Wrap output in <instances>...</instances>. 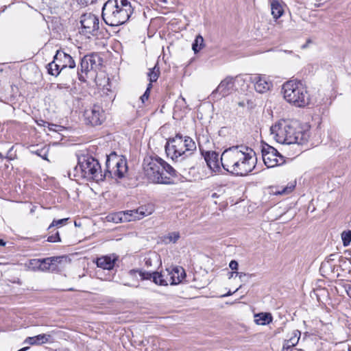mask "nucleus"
Listing matches in <instances>:
<instances>
[{
	"label": "nucleus",
	"instance_id": "nucleus-29",
	"mask_svg": "<svg viewBox=\"0 0 351 351\" xmlns=\"http://www.w3.org/2000/svg\"><path fill=\"white\" fill-rule=\"evenodd\" d=\"M341 239L343 246H348L351 242V230L343 231L341 233Z\"/></svg>",
	"mask_w": 351,
	"mask_h": 351
},
{
	"label": "nucleus",
	"instance_id": "nucleus-56",
	"mask_svg": "<svg viewBox=\"0 0 351 351\" xmlns=\"http://www.w3.org/2000/svg\"><path fill=\"white\" fill-rule=\"evenodd\" d=\"M348 351H351V346L348 348Z\"/></svg>",
	"mask_w": 351,
	"mask_h": 351
},
{
	"label": "nucleus",
	"instance_id": "nucleus-19",
	"mask_svg": "<svg viewBox=\"0 0 351 351\" xmlns=\"http://www.w3.org/2000/svg\"><path fill=\"white\" fill-rule=\"evenodd\" d=\"M169 272L168 268L161 272H154L153 273V281L159 285L166 286L169 285Z\"/></svg>",
	"mask_w": 351,
	"mask_h": 351
},
{
	"label": "nucleus",
	"instance_id": "nucleus-31",
	"mask_svg": "<svg viewBox=\"0 0 351 351\" xmlns=\"http://www.w3.org/2000/svg\"><path fill=\"white\" fill-rule=\"evenodd\" d=\"M295 186L291 184L290 186H287L285 187H281L279 189H277L274 193L275 195H286L290 193L293 189H294Z\"/></svg>",
	"mask_w": 351,
	"mask_h": 351
},
{
	"label": "nucleus",
	"instance_id": "nucleus-7",
	"mask_svg": "<svg viewBox=\"0 0 351 351\" xmlns=\"http://www.w3.org/2000/svg\"><path fill=\"white\" fill-rule=\"evenodd\" d=\"M74 171H75V176H79L88 180H93L98 182L105 178L98 160L88 154H83L78 157L77 165Z\"/></svg>",
	"mask_w": 351,
	"mask_h": 351
},
{
	"label": "nucleus",
	"instance_id": "nucleus-35",
	"mask_svg": "<svg viewBox=\"0 0 351 351\" xmlns=\"http://www.w3.org/2000/svg\"><path fill=\"white\" fill-rule=\"evenodd\" d=\"M47 241L49 242H51V243L60 241V237L59 235V232H56V233L55 234H52V235L49 236L47 239Z\"/></svg>",
	"mask_w": 351,
	"mask_h": 351
},
{
	"label": "nucleus",
	"instance_id": "nucleus-21",
	"mask_svg": "<svg viewBox=\"0 0 351 351\" xmlns=\"http://www.w3.org/2000/svg\"><path fill=\"white\" fill-rule=\"evenodd\" d=\"M50 335L40 334L34 337H27L25 342L29 345H41L49 341Z\"/></svg>",
	"mask_w": 351,
	"mask_h": 351
},
{
	"label": "nucleus",
	"instance_id": "nucleus-57",
	"mask_svg": "<svg viewBox=\"0 0 351 351\" xmlns=\"http://www.w3.org/2000/svg\"><path fill=\"white\" fill-rule=\"evenodd\" d=\"M141 1H143L144 0H141Z\"/></svg>",
	"mask_w": 351,
	"mask_h": 351
},
{
	"label": "nucleus",
	"instance_id": "nucleus-5",
	"mask_svg": "<svg viewBox=\"0 0 351 351\" xmlns=\"http://www.w3.org/2000/svg\"><path fill=\"white\" fill-rule=\"evenodd\" d=\"M195 150L196 145L194 141L180 134L170 138L165 145L167 155L175 161H182Z\"/></svg>",
	"mask_w": 351,
	"mask_h": 351
},
{
	"label": "nucleus",
	"instance_id": "nucleus-32",
	"mask_svg": "<svg viewBox=\"0 0 351 351\" xmlns=\"http://www.w3.org/2000/svg\"><path fill=\"white\" fill-rule=\"evenodd\" d=\"M33 152L35 154H36L37 156L41 157L42 158L45 159V160H47V153H48V149L43 147L40 149H37Z\"/></svg>",
	"mask_w": 351,
	"mask_h": 351
},
{
	"label": "nucleus",
	"instance_id": "nucleus-25",
	"mask_svg": "<svg viewBox=\"0 0 351 351\" xmlns=\"http://www.w3.org/2000/svg\"><path fill=\"white\" fill-rule=\"evenodd\" d=\"M255 322L258 325H266L271 323L273 317L269 313H260L255 315Z\"/></svg>",
	"mask_w": 351,
	"mask_h": 351
},
{
	"label": "nucleus",
	"instance_id": "nucleus-38",
	"mask_svg": "<svg viewBox=\"0 0 351 351\" xmlns=\"http://www.w3.org/2000/svg\"><path fill=\"white\" fill-rule=\"evenodd\" d=\"M79 4L87 5L93 3L96 0H76Z\"/></svg>",
	"mask_w": 351,
	"mask_h": 351
},
{
	"label": "nucleus",
	"instance_id": "nucleus-16",
	"mask_svg": "<svg viewBox=\"0 0 351 351\" xmlns=\"http://www.w3.org/2000/svg\"><path fill=\"white\" fill-rule=\"evenodd\" d=\"M55 60L58 61L62 70L66 67L69 69H74L75 67V63L73 58L62 50L57 51L55 55Z\"/></svg>",
	"mask_w": 351,
	"mask_h": 351
},
{
	"label": "nucleus",
	"instance_id": "nucleus-53",
	"mask_svg": "<svg viewBox=\"0 0 351 351\" xmlns=\"http://www.w3.org/2000/svg\"><path fill=\"white\" fill-rule=\"evenodd\" d=\"M27 349H28V348H27V347H25V348H23L20 349V350H18V351H25V350H27Z\"/></svg>",
	"mask_w": 351,
	"mask_h": 351
},
{
	"label": "nucleus",
	"instance_id": "nucleus-9",
	"mask_svg": "<svg viewBox=\"0 0 351 351\" xmlns=\"http://www.w3.org/2000/svg\"><path fill=\"white\" fill-rule=\"evenodd\" d=\"M262 157L265 165L268 168H273L285 163V157L274 147L265 145L262 149Z\"/></svg>",
	"mask_w": 351,
	"mask_h": 351
},
{
	"label": "nucleus",
	"instance_id": "nucleus-6",
	"mask_svg": "<svg viewBox=\"0 0 351 351\" xmlns=\"http://www.w3.org/2000/svg\"><path fill=\"white\" fill-rule=\"evenodd\" d=\"M284 99L296 107H304L309 103V95L306 87L300 80H291L285 82L282 87Z\"/></svg>",
	"mask_w": 351,
	"mask_h": 351
},
{
	"label": "nucleus",
	"instance_id": "nucleus-15",
	"mask_svg": "<svg viewBox=\"0 0 351 351\" xmlns=\"http://www.w3.org/2000/svg\"><path fill=\"white\" fill-rule=\"evenodd\" d=\"M142 216H146L152 213L151 211L145 213L143 208H139L136 210H128L126 212L119 213L112 217V220L115 223L130 221L138 218V214Z\"/></svg>",
	"mask_w": 351,
	"mask_h": 351
},
{
	"label": "nucleus",
	"instance_id": "nucleus-54",
	"mask_svg": "<svg viewBox=\"0 0 351 351\" xmlns=\"http://www.w3.org/2000/svg\"><path fill=\"white\" fill-rule=\"evenodd\" d=\"M77 74H78V75H79V80H82V75H81L79 72H77Z\"/></svg>",
	"mask_w": 351,
	"mask_h": 351
},
{
	"label": "nucleus",
	"instance_id": "nucleus-4",
	"mask_svg": "<svg viewBox=\"0 0 351 351\" xmlns=\"http://www.w3.org/2000/svg\"><path fill=\"white\" fill-rule=\"evenodd\" d=\"M134 12L128 0H108L102 8V19L110 26H119L128 21Z\"/></svg>",
	"mask_w": 351,
	"mask_h": 351
},
{
	"label": "nucleus",
	"instance_id": "nucleus-2",
	"mask_svg": "<svg viewBox=\"0 0 351 351\" xmlns=\"http://www.w3.org/2000/svg\"><path fill=\"white\" fill-rule=\"evenodd\" d=\"M271 135L279 143L302 145L309 137L300 123L294 120H280L270 128Z\"/></svg>",
	"mask_w": 351,
	"mask_h": 351
},
{
	"label": "nucleus",
	"instance_id": "nucleus-14",
	"mask_svg": "<svg viewBox=\"0 0 351 351\" xmlns=\"http://www.w3.org/2000/svg\"><path fill=\"white\" fill-rule=\"evenodd\" d=\"M250 81L254 84V89L259 93H265L273 86L271 81L265 75L256 74L250 76Z\"/></svg>",
	"mask_w": 351,
	"mask_h": 351
},
{
	"label": "nucleus",
	"instance_id": "nucleus-28",
	"mask_svg": "<svg viewBox=\"0 0 351 351\" xmlns=\"http://www.w3.org/2000/svg\"><path fill=\"white\" fill-rule=\"evenodd\" d=\"M160 71L159 67L158 66V63L156 64V65L152 68L150 69L147 76L149 77V83L152 84V82H156L159 77Z\"/></svg>",
	"mask_w": 351,
	"mask_h": 351
},
{
	"label": "nucleus",
	"instance_id": "nucleus-50",
	"mask_svg": "<svg viewBox=\"0 0 351 351\" xmlns=\"http://www.w3.org/2000/svg\"><path fill=\"white\" fill-rule=\"evenodd\" d=\"M238 104H239V106H242V107L245 106V103L243 101L239 102Z\"/></svg>",
	"mask_w": 351,
	"mask_h": 351
},
{
	"label": "nucleus",
	"instance_id": "nucleus-13",
	"mask_svg": "<svg viewBox=\"0 0 351 351\" xmlns=\"http://www.w3.org/2000/svg\"><path fill=\"white\" fill-rule=\"evenodd\" d=\"M84 116L86 123L91 125H101L106 119L104 111L99 105H94L91 108L86 110Z\"/></svg>",
	"mask_w": 351,
	"mask_h": 351
},
{
	"label": "nucleus",
	"instance_id": "nucleus-49",
	"mask_svg": "<svg viewBox=\"0 0 351 351\" xmlns=\"http://www.w3.org/2000/svg\"><path fill=\"white\" fill-rule=\"evenodd\" d=\"M308 43H311V40H308L307 41V43H306V44H305V45H302V49H305V48L307 47V45H308Z\"/></svg>",
	"mask_w": 351,
	"mask_h": 351
},
{
	"label": "nucleus",
	"instance_id": "nucleus-12",
	"mask_svg": "<svg viewBox=\"0 0 351 351\" xmlns=\"http://www.w3.org/2000/svg\"><path fill=\"white\" fill-rule=\"evenodd\" d=\"M82 32L84 34H94L99 29V21L97 16L86 13L81 16Z\"/></svg>",
	"mask_w": 351,
	"mask_h": 351
},
{
	"label": "nucleus",
	"instance_id": "nucleus-34",
	"mask_svg": "<svg viewBox=\"0 0 351 351\" xmlns=\"http://www.w3.org/2000/svg\"><path fill=\"white\" fill-rule=\"evenodd\" d=\"M138 276L141 277V280H147L152 278L153 274L147 271H143L142 270H138Z\"/></svg>",
	"mask_w": 351,
	"mask_h": 351
},
{
	"label": "nucleus",
	"instance_id": "nucleus-23",
	"mask_svg": "<svg viewBox=\"0 0 351 351\" xmlns=\"http://www.w3.org/2000/svg\"><path fill=\"white\" fill-rule=\"evenodd\" d=\"M300 335V332L298 330L293 331L291 337L285 341L283 348L288 350L297 345L299 341Z\"/></svg>",
	"mask_w": 351,
	"mask_h": 351
},
{
	"label": "nucleus",
	"instance_id": "nucleus-46",
	"mask_svg": "<svg viewBox=\"0 0 351 351\" xmlns=\"http://www.w3.org/2000/svg\"><path fill=\"white\" fill-rule=\"evenodd\" d=\"M237 274V275H238L239 276V278H242L243 276H245L246 274L243 273V272H235Z\"/></svg>",
	"mask_w": 351,
	"mask_h": 351
},
{
	"label": "nucleus",
	"instance_id": "nucleus-33",
	"mask_svg": "<svg viewBox=\"0 0 351 351\" xmlns=\"http://www.w3.org/2000/svg\"><path fill=\"white\" fill-rule=\"evenodd\" d=\"M180 238V234L178 232H170L167 239H169V242L176 243Z\"/></svg>",
	"mask_w": 351,
	"mask_h": 351
},
{
	"label": "nucleus",
	"instance_id": "nucleus-8",
	"mask_svg": "<svg viewBox=\"0 0 351 351\" xmlns=\"http://www.w3.org/2000/svg\"><path fill=\"white\" fill-rule=\"evenodd\" d=\"M105 178L117 177L122 178L128 171L125 158L117 155L115 152L107 156Z\"/></svg>",
	"mask_w": 351,
	"mask_h": 351
},
{
	"label": "nucleus",
	"instance_id": "nucleus-42",
	"mask_svg": "<svg viewBox=\"0 0 351 351\" xmlns=\"http://www.w3.org/2000/svg\"><path fill=\"white\" fill-rule=\"evenodd\" d=\"M13 149V147H11V149L9 150L8 154H9V153L11 152V150ZM3 158H5V156H3V154L0 152V159L3 160ZM5 158H8V160H12L13 158H12L11 156H10L9 155H7L5 156Z\"/></svg>",
	"mask_w": 351,
	"mask_h": 351
},
{
	"label": "nucleus",
	"instance_id": "nucleus-51",
	"mask_svg": "<svg viewBox=\"0 0 351 351\" xmlns=\"http://www.w3.org/2000/svg\"><path fill=\"white\" fill-rule=\"evenodd\" d=\"M232 292L231 291H228L226 294H225L223 296H229V295H232Z\"/></svg>",
	"mask_w": 351,
	"mask_h": 351
},
{
	"label": "nucleus",
	"instance_id": "nucleus-36",
	"mask_svg": "<svg viewBox=\"0 0 351 351\" xmlns=\"http://www.w3.org/2000/svg\"><path fill=\"white\" fill-rule=\"evenodd\" d=\"M66 220H67V219H58V220H53L52 221V223H51V225L49 226V229H50L51 228L54 227V226H62V225H63L65 223V221Z\"/></svg>",
	"mask_w": 351,
	"mask_h": 351
},
{
	"label": "nucleus",
	"instance_id": "nucleus-52",
	"mask_svg": "<svg viewBox=\"0 0 351 351\" xmlns=\"http://www.w3.org/2000/svg\"><path fill=\"white\" fill-rule=\"evenodd\" d=\"M41 121L43 123V126H45L46 125H50V124L48 122H45V121H42V120H41Z\"/></svg>",
	"mask_w": 351,
	"mask_h": 351
},
{
	"label": "nucleus",
	"instance_id": "nucleus-40",
	"mask_svg": "<svg viewBox=\"0 0 351 351\" xmlns=\"http://www.w3.org/2000/svg\"><path fill=\"white\" fill-rule=\"evenodd\" d=\"M69 88V84L67 83H60L57 84L56 88L57 89H67Z\"/></svg>",
	"mask_w": 351,
	"mask_h": 351
},
{
	"label": "nucleus",
	"instance_id": "nucleus-27",
	"mask_svg": "<svg viewBox=\"0 0 351 351\" xmlns=\"http://www.w3.org/2000/svg\"><path fill=\"white\" fill-rule=\"evenodd\" d=\"M204 47V40L201 35L196 36L193 45L192 49L195 53L199 52Z\"/></svg>",
	"mask_w": 351,
	"mask_h": 351
},
{
	"label": "nucleus",
	"instance_id": "nucleus-39",
	"mask_svg": "<svg viewBox=\"0 0 351 351\" xmlns=\"http://www.w3.org/2000/svg\"><path fill=\"white\" fill-rule=\"evenodd\" d=\"M238 266H239L238 263L234 260L231 261L229 264L230 268L232 270H234V271H237L238 269Z\"/></svg>",
	"mask_w": 351,
	"mask_h": 351
},
{
	"label": "nucleus",
	"instance_id": "nucleus-17",
	"mask_svg": "<svg viewBox=\"0 0 351 351\" xmlns=\"http://www.w3.org/2000/svg\"><path fill=\"white\" fill-rule=\"evenodd\" d=\"M169 272V285H178L185 278L186 273L182 267L176 266L168 268Z\"/></svg>",
	"mask_w": 351,
	"mask_h": 351
},
{
	"label": "nucleus",
	"instance_id": "nucleus-55",
	"mask_svg": "<svg viewBox=\"0 0 351 351\" xmlns=\"http://www.w3.org/2000/svg\"><path fill=\"white\" fill-rule=\"evenodd\" d=\"M241 287V286H240V287H239V288L237 289H236V291H235V292H236V291H239V289ZM233 293H234V291Z\"/></svg>",
	"mask_w": 351,
	"mask_h": 351
},
{
	"label": "nucleus",
	"instance_id": "nucleus-41",
	"mask_svg": "<svg viewBox=\"0 0 351 351\" xmlns=\"http://www.w3.org/2000/svg\"><path fill=\"white\" fill-rule=\"evenodd\" d=\"M152 87V84L151 83H149V84L147 85V89H146L145 92L144 93L143 95H147V97H149L150 90H151Z\"/></svg>",
	"mask_w": 351,
	"mask_h": 351
},
{
	"label": "nucleus",
	"instance_id": "nucleus-43",
	"mask_svg": "<svg viewBox=\"0 0 351 351\" xmlns=\"http://www.w3.org/2000/svg\"><path fill=\"white\" fill-rule=\"evenodd\" d=\"M149 97H147V95H142L141 97H140V99L142 102V104H144L145 102V101H147Z\"/></svg>",
	"mask_w": 351,
	"mask_h": 351
},
{
	"label": "nucleus",
	"instance_id": "nucleus-44",
	"mask_svg": "<svg viewBox=\"0 0 351 351\" xmlns=\"http://www.w3.org/2000/svg\"><path fill=\"white\" fill-rule=\"evenodd\" d=\"M145 265L147 267H149L152 265V261H151V258H145Z\"/></svg>",
	"mask_w": 351,
	"mask_h": 351
},
{
	"label": "nucleus",
	"instance_id": "nucleus-37",
	"mask_svg": "<svg viewBox=\"0 0 351 351\" xmlns=\"http://www.w3.org/2000/svg\"><path fill=\"white\" fill-rule=\"evenodd\" d=\"M137 274L138 275V269H131L128 271V275L131 278H136V280H138Z\"/></svg>",
	"mask_w": 351,
	"mask_h": 351
},
{
	"label": "nucleus",
	"instance_id": "nucleus-10",
	"mask_svg": "<svg viewBox=\"0 0 351 351\" xmlns=\"http://www.w3.org/2000/svg\"><path fill=\"white\" fill-rule=\"evenodd\" d=\"M60 258V257L53 256L43 259H31L27 267L29 269L32 271H53L56 269L54 263L58 262Z\"/></svg>",
	"mask_w": 351,
	"mask_h": 351
},
{
	"label": "nucleus",
	"instance_id": "nucleus-48",
	"mask_svg": "<svg viewBox=\"0 0 351 351\" xmlns=\"http://www.w3.org/2000/svg\"><path fill=\"white\" fill-rule=\"evenodd\" d=\"M5 245V242L3 239H0V245L4 246Z\"/></svg>",
	"mask_w": 351,
	"mask_h": 351
},
{
	"label": "nucleus",
	"instance_id": "nucleus-1",
	"mask_svg": "<svg viewBox=\"0 0 351 351\" xmlns=\"http://www.w3.org/2000/svg\"><path fill=\"white\" fill-rule=\"evenodd\" d=\"M256 160L255 152L245 146H233L221 156L223 168L237 176L248 175L255 168Z\"/></svg>",
	"mask_w": 351,
	"mask_h": 351
},
{
	"label": "nucleus",
	"instance_id": "nucleus-45",
	"mask_svg": "<svg viewBox=\"0 0 351 351\" xmlns=\"http://www.w3.org/2000/svg\"><path fill=\"white\" fill-rule=\"evenodd\" d=\"M123 284L125 286H128V287H137V285H133V284H130V283H128V282H123Z\"/></svg>",
	"mask_w": 351,
	"mask_h": 351
},
{
	"label": "nucleus",
	"instance_id": "nucleus-20",
	"mask_svg": "<svg viewBox=\"0 0 351 351\" xmlns=\"http://www.w3.org/2000/svg\"><path fill=\"white\" fill-rule=\"evenodd\" d=\"M207 165L210 169L215 171L219 169V154L215 152H208L204 157Z\"/></svg>",
	"mask_w": 351,
	"mask_h": 351
},
{
	"label": "nucleus",
	"instance_id": "nucleus-11",
	"mask_svg": "<svg viewBox=\"0 0 351 351\" xmlns=\"http://www.w3.org/2000/svg\"><path fill=\"white\" fill-rule=\"evenodd\" d=\"M244 82L245 80L239 76H237L235 77L230 76L226 77L220 82L217 88L213 92V95L219 94L221 97H226L231 94L234 90V84L236 82L240 83Z\"/></svg>",
	"mask_w": 351,
	"mask_h": 351
},
{
	"label": "nucleus",
	"instance_id": "nucleus-3",
	"mask_svg": "<svg viewBox=\"0 0 351 351\" xmlns=\"http://www.w3.org/2000/svg\"><path fill=\"white\" fill-rule=\"evenodd\" d=\"M143 169L147 178L153 183L170 184L171 178L178 177L176 170L157 156L145 158Z\"/></svg>",
	"mask_w": 351,
	"mask_h": 351
},
{
	"label": "nucleus",
	"instance_id": "nucleus-22",
	"mask_svg": "<svg viewBox=\"0 0 351 351\" xmlns=\"http://www.w3.org/2000/svg\"><path fill=\"white\" fill-rule=\"evenodd\" d=\"M90 63V69L97 70L101 66L103 60L97 53H91L86 56Z\"/></svg>",
	"mask_w": 351,
	"mask_h": 351
},
{
	"label": "nucleus",
	"instance_id": "nucleus-24",
	"mask_svg": "<svg viewBox=\"0 0 351 351\" xmlns=\"http://www.w3.org/2000/svg\"><path fill=\"white\" fill-rule=\"evenodd\" d=\"M271 14L275 19H279L284 13L281 3L278 0L271 2Z\"/></svg>",
	"mask_w": 351,
	"mask_h": 351
},
{
	"label": "nucleus",
	"instance_id": "nucleus-30",
	"mask_svg": "<svg viewBox=\"0 0 351 351\" xmlns=\"http://www.w3.org/2000/svg\"><path fill=\"white\" fill-rule=\"evenodd\" d=\"M90 69V63L88 61V59L86 56H84L81 60L80 62V71L82 73H87Z\"/></svg>",
	"mask_w": 351,
	"mask_h": 351
},
{
	"label": "nucleus",
	"instance_id": "nucleus-26",
	"mask_svg": "<svg viewBox=\"0 0 351 351\" xmlns=\"http://www.w3.org/2000/svg\"><path fill=\"white\" fill-rule=\"evenodd\" d=\"M46 68L48 73L55 77H57L62 71L58 61L55 60V57L53 58V60L46 66Z\"/></svg>",
	"mask_w": 351,
	"mask_h": 351
},
{
	"label": "nucleus",
	"instance_id": "nucleus-47",
	"mask_svg": "<svg viewBox=\"0 0 351 351\" xmlns=\"http://www.w3.org/2000/svg\"><path fill=\"white\" fill-rule=\"evenodd\" d=\"M347 294L351 298V286H349L346 289Z\"/></svg>",
	"mask_w": 351,
	"mask_h": 351
},
{
	"label": "nucleus",
	"instance_id": "nucleus-18",
	"mask_svg": "<svg viewBox=\"0 0 351 351\" xmlns=\"http://www.w3.org/2000/svg\"><path fill=\"white\" fill-rule=\"evenodd\" d=\"M117 259V256L114 255L104 256L97 258L96 264L98 267H101L104 269L110 270L113 269Z\"/></svg>",
	"mask_w": 351,
	"mask_h": 351
}]
</instances>
